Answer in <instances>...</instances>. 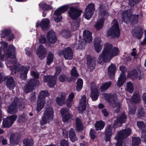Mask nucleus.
Listing matches in <instances>:
<instances>
[{"label": "nucleus", "mask_w": 146, "mask_h": 146, "mask_svg": "<svg viewBox=\"0 0 146 146\" xmlns=\"http://www.w3.org/2000/svg\"><path fill=\"white\" fill-rule=\"evenodd\" d=\"M119 49L115 47L113 48L111 44L107 43L105 46V47L102 52L98 57L97 62L99 64H103L108 60V57L112 58L118 54Z\"/></svg>", "instance_id": "obj_1"}, {"label": "nucleus", "mask_w": 146, "mask_h": 146, "mask_svg": "<svg viewBox=\"0 0 146 146\" xmlns=\"http://www.w3.org/2000/svg\"><path fill=\"white\" fill-rule=\"evenodd\" d=\"M24 100L22 98H15L13 101L8 106L7 112L10 114H13L17 111V107L20 110H22L25 108Z\"/></svg>", "instance_id": "obj_2"}, {"label": "nucleus", "mask_w": 146, "mask_h": 146, "mask_svg": "<svg viewBox=\"0 0 146 146\" xmlns=\"http://www.w3.org/2000/svg\"><path fill=\"white\" fill-rule=\"evenodd\" d=\"M131 130L129 128L123 129L118 132L115 139L117 140L115 146H123V141L131 134Z\"/></svg>", "instance_id": "obj_3"}, {"label": "nucleus", "mask_w": 146, "mask_h": 146, "mask_svg": "<svg viewBox=\"0 0 146 146\" xmlns=\"http://www.w3.org/2000/svg\"><path fill=\"white\" fill-rule=\"evenodd\" d=\"M31 74L34 78L30 79L26 85V89L29 91H33L34 87L36 86H38L40 84L39 80H36L39 78V73L33 71Z\"/></svg>", "instance_id": "obj_4"}, {"label": "nucleus", "mask_w": 146, "mask_h": 146, "mask_svg": "<svg viewBox=\"0 0 146 146\" xmlns=\"http://www.w3.org/2000/svg\"><path fill=\"white\" fill-rule=\"evenodd\" d=\"M15 48L13 44L10 45L9 46V49L7 50V53L2 54L5 52V47H1L0 48V58L1 60H4L5 57L7 58L15 59L16 56L15 54Z\"/></svg>", "instance_id": "obj_5"}, {"label": "nucleus", "mask_w": 146, "mask_h": 146, "mask_svg": "<svg viewBox=\"0 0 146 146\" xmlns=\"http://www.w3.org/2000/svg\"><path fill=\"white\" fill-rule=\"evenodd\" d=\"M50 94L48 92H40L37 101L36 109L38 112H40L44 107L46 102L45 98L48 96Z\"/></svg>", "instance_id": "obj_6"}, {"label": "nucleus", "mask_w": 146, "mask_h": 146, "mask_svg": "<svg viewBox=\"0 0 146 146\" xmlns=\"http://www.w3.org/2000/svg\"><path fill=\"white\" fill-rule=\"evenodd\" d=\"M108 36H111L113 38H118L120 35V31L118 23L113 24L112 27L109 28L107 32Z\"/></svg>", "instance_id": "obj_7"}, {"label": "nucleus", "mask_w": 146, "mask_h": 146, "mask_svg": "<svg viewBox=\"0 0 146 146\" xmlns=\"http://www.w3.org/2000/svg\"><path fill=\"white\" fill-rule=\"evenodd\" d=\"M13 68L15 70L14 73L16 74L17 72H20V77L23 80H25L27 79V74L29 70V68L24 66L21 67L20 65H15Z\"/></svg>", "instance_id": "obj_8"}, {"label": "nucleus", "mask_w": 146, "mask_h": 146, "mask_svg": "<svg viewBox=\"0 0 146 146\" xmlns=\"http://www.w3.org/2000/svg\"><path fill=\"white\" fill-rule=\"evenodd\" d=\"M54 113L52 108L50 107L47 108L44 111L43 116L42 118L41 125H42L46 123L48 120L52 118Z\"/></svg>", "instance_id": "obj_9"}, {"label": "nucleus", "mask_w": 146, "mask_h": 146, "mask_svg": "<svg viewBox=\"0 0 146 146\" xmlns=\"http://www.w3.org/2000/svg\"><path fill=\"white\" fill-rule=\"evenodd\" d=\"M17 117L16 115H13L7 116L3 119L1 127L3 128H7L10 127L14 122L17 119Z\"/></svg>", "instance_id": "obj_10"}, {"label": "nucleus", "mask_w": 146, "mask_h": 146, "mask_svg": "<svg viewBox=\"0 0 146 146\" xmlns=\"http://www.w3.org/2000/svg\"><path fill=\"white\" fill-rule=\"evenodd\" d=\"M57 79V77L55 75L43 76V81L44 83H47L48 86L50 88L54 87L56 84Z\"/></svg>", "instance_id": "obj_11"}, {"label": "nucleus", "mask_w": 146, "mask_h": 146, "mask_svg": "<svg viewBox=\"0 0 146 146\" xmlns=\"http://www.w3.org/2000/svg\"><path fill=\"white\" fill-rule=\"evenodd\" d=\"M82 12V10L79 9L74 7H71L68 11L69 17L73 20L77 19Z\"/></svg>", "instance_id": "obj_12"}, {"label": "nucleus", "mask_w": 146, "mask_h": 146, "mask_svg": "<svg viewBox=\"0 0 146 146\" xmlns=\"http://www.w3.org/2000/svg\"><path fill=\"white\" fill-rule=\"evenodd\" d=\"M95 10V5L93 3H89L86 6L85 9V12L84 13L85 18L88 20H89L92 17L94 13Z\"/></svg>", "instance_id": "obj_13"}, {"label": "nucleus", "mask_w": 146, "mask_h": 146, "mask_svg": "<svg viewBox=\"0 0 146 146\" xmlns=\"http://www.w3.org/2000/svg\"><path fill=\"white\" fill-rule=\"evenodd\" d=\"M114 126L115 125L114 124L113 125L110 124L106 127L104 132L105 135V140L106 141H110L112 135L114 134L115 132V129Z\"/></svg>", "instance_id": "obj_14"}, {"label": "nucleus", "mask_w": 146, "mask_h": 146, "mask_svg": "<svg viewBox=\"0 0 146 146\" xmlns=\"http://www.w3.org/2000/svg\"><path fill=\"white\" fill-rule=\"evenodd\" d=\"M127 119V116L125 115V113L123 111L120 113L116 120L114 122V125L116 127L121 126L123 123H125Z\"/></svg>", "instance_id": "obj_15"}, {"label": "nucleus", "mask_w": 146, "mask_h": 146, "mask_svg": "<svg viewBox=\"0 0 146 146\" xmlns=\"http://www.w3.org/2000/svg\"><path fill=\"white\" fill-rule=\"evenodd\" d=\"M62 53L65 60H71L73 58V51L71 48L67 47L63 49Z\"/></svg>", "instance_id": "obj_16"}, {"label": "nucleus", "mask_w": 146, "mask_h": 146, "mask_svg": "<svg viewBox=\"0 0 146 146\" xmlns=\"http://www.w3.org/2000/svg\"><path fill=\"white\" fill-rule=\"evenodd\" d=\"M49 23L50 21L48 19H44L41 20L40 23L37 22L36 23V27L37 28L40 27L43 31H46L49 27Z\"/></svg>", "instance_id": "obj_17"}, {"label": "nucleus", "mask_w": 146, "mask_h": 146, "mask_svg": "<svg viewBox=\"0 0 146 146\" xmlns=\"http://www.w3.org/2000/svg\"><path fill=\"white\" fill-rule=\"evenodd\" d=\"M4 80L6 81V85L10 90H11L14 88L15 86V82L12 77L8 76L5 77Z\"/></svg>", "instance_id": "obj_18"}, {"label": "nucleus", "mask_w": 146, "mask_h": 146, "mask_svg": "<svg viewBox=\"0 0 146 146\" xmlns=\"http://www.w3.org/2000/svg\"><path fill=\"white\" fill-rule=\"evenodd\" d=\"M47 38L48 41L52 44L55 43L57 39L55 33L52 30H51L47 33Z\"/></svg>", "instance_id": "obj_19"}, {"label": "nucleus", "mask_w": 146, "mask_h": 146, "mask_svg": "<svg viewBox=\"0 0 146 146\" xmlns=\"http://www.w3.org/2000/svg\"><path fill=\"white\" fill-rule=\"evenodd\" d=\"M92 33L88 30H85L83 32V39L86 43H90L92 40Z\"/></svg>", "instance_id": "obj_20"}, {"label": "nucleus", "mask_w": 146, "mask_h": 146, "mask_svg": "<svg viewBox=\"0 0 146 146\" xmlns=\"http://www.w3.org/2000/svg\"><path fill=\"white\" fill-rule=\"evenodd\" d=\"M139 15L138 14H130L128 17V23L131 26H133L137 24L138 22V19Z\"/></svg>", "instance_id": "obj_21"}, {"label": "nucleus", "mask_w": 146, "mask_h": 146, "mask_svg": "<svg viewBox=\"0 0 146 146\" xmlns=\"http://www.w3.org/2000/svg\"><path fill=\"white\" fill-rule=\"evenodd\" d=\"M87 61L88 68L91 70L94 69L96 64V61L95 59L88 55L87 57Z\"/></svg>", "instance_id": "obj_22"}, {"label": "nucleus", "mask_w": 146, "mask_h": 146, "mask_svg": "<svg viewBox=\"0 0 146 146\" xmlns=\"http://www.w3.org/2000/svg\"><path fill=\"white\" fill-rule=\"evenodd\" d=\"M101 40L100 38L96 37L94 40V45L96 51L98 53L100 52L102 46L101 44Z\"/></svg>", "instance_id": "obj_23"}, {"label": "nucleus", "mask_w": 146, "mask_h": 146, "mask_svg": "<svg viewBox=\"0 0 146 146\" xmlns=\"http://www.w3.org/2000/svg\"><path fill=\"white\" fill-rule=\"evenodd\" d=\"M60 113L62 117V121L64 122H66L71 117V115L66 108L62 109Z\"/></svg>", "instance_id": "obj_24"}, {"label": "nucleus", "mask_w": 146, "mask_h": 146, "mask_svg": "<svg viewBox=\"0 0 146 146\" xmlns=\"http://www.w3.org/2000/svg\"><path fill=\"white\" fill-rule=\"evenodd\" d=\"M46 52V50L42 45H40L36 50L37 54L40 58H44Z\"/></svg>", "instance_id": "obj_25"}, {"label": "nucleus", "mask_w": 146, "mask_h": 146, "mask_svg": "<svg viewBox=\"0 0 146 146\" xmlns=\"http://www.w3.org/2000/svg\"><path fill=\"white\" fill-rule=\"evenodd\" d=\"M116 69V66L113 64L111 63L108 68V74L110 77L114 76Z\"/></svg>", "instance_id": "obj_26"}, {"label": "nucleus", "mask_w": 146, "mask_h": 146, "mask_svg": "<svg viewBox=\"0 0 146 146\" xmlns=\"http://www.w3.org/2000/svg\"><path fill=\"white\" fill-rule=\"evenodd\" d=\"M126 79V74H120L117 80V86L119 87H121L125 83Z\"/></svg>", "instance_id": "obj_27"}, {"label": "nucleus", "mask_w": 146, "mask_h": 146, "mask_svg": "<svg viewBox=\"0 0 146 146\" xmlns=\"http://www.w3.org/2000/svg\"><path fill=\"white\" fill-rule=\"evenodd\" d=\"M76 124L77 131L79 132L83 131V124L79 117H77L76 118Z\"/></svg>", "instance_id": "obj_28"}, {"label": "nucleus", "mask_w": 146, "mask_h": 146, "mask_svg": "<svg viewBox=\"0 0 146 146\" xmlns=\"http://www.w3.org/2000/svg\"><path fill=\"white\" fill-rule=\"evenodd\" d=\"M139 72L135 69L128 72L127 73V77L132 80H135L136 79L138 76Z\"/></svg>", "instance_id": "obj_29"}, {"label": "nucleus", "mask_w": 146, "mask_h": 146, "mask_svg": "<svg viewBox=\"0 0 146 146\" xmlns=\"http://www.w3.org/2000/svg\"><path fill=\"white\" fill-rule=\"evenodd\" d=\"M70 74L71 76L70 79L72 81L74 80L79 76V74L75 67L74 66L73 67L70 72Z\"/></svg>", "instance_id": "obj_30"}, {"label": "nucleus", "mask_w": 146, "mask_h": 146, "mask_svg": "<svg viewBox=\"0 0 146 146\" xmlns=\"http://www.w3.org/2000/svg\"><path fill=\"white\" fill-rule=\"evenodd\" d=\"M10 142L11 145L14 146L18 144L19 143V141L18 137L14 134H13L10 136Z\"/></svg>", "instance_id": "obj_31"}, {"label": "nucleus", "mask_w": 146, "mask_h": 146, "mask_svg": "<svg viewBox=\"0 0 146 146\" xmlns=\"http://www.w3.org/2000/svg\"><path fill=\"white\" fill-rule=\"evenodd\" d=\"M105 125V123L102 120L97 121L95 125L96 130L98 131L103 129Z\"/></svg>", "instance_id": "obj_32"}, {"label": "nucleus", "mask_w": 146, "mask_h": 146, "mask_svg": "<svg viewBox=\"0 0 146 146\" xmlns=\"http://www.w3.org/2000/svg\"><path fill=\"white\" fill-rule=\"evenodd\" d=\"M137 125L138 128L141 130L142 133L146 132V123L142 121H137Z\"/></svg>", "instance_id": "obj_33"}, {"label": "nucleus", "mask_w": 146, "mask_h": 146, "mask_svg": "<svg viewBox=\"0 0 146 146\" xmlns=\"http://www.w3.org/2000/svg\"><path fill=\"white\" fill-rule=\"evenodd\" d=\"M65 96L62 94H61L60 97H57L56 98V102L57 104L60 106H62L65 103Z\"/></svg>", "instance_id": "obj_34"}, {"label": "nucleus", "mask_w": 146, "mask_h": 146, "mask_svg": "<svg viewBox=\"0 0 146 146\" xmlns=\"http://www.w3.org/2000/svg\"><path fill=\"white\" fill-rule=\"evenodd\" d=\"M104 96L107 100L109 103L113 104L115 103V97L111 94H105Z\"/></svg>", "instance_id": "obj_35"}, {"label": "nucleus", "mask_w": 146, "mask_h": 146, "mask_svg": "<svg viewBox=\"0 0 146 146\" xmlns=\"http://www.w3.org/2000/svg\"><path fill=\"white\" fill-rule=\"evenodd\" d=\"M104 23L103 19L100 18L99 21L95 25L94 27L96 30L98 31L100 30L103 27Z\"/></svg>", "instance_id": "obj_36"}, {"label": "nucleus", "mask_w": 146, "mask_h": 146, "mask_svg": "<svg viewBox=\"0 0 146 146\" xmlns=\"http://www.w3.org/2000/svg\"><path fill=\"white\" fill-rule=\"evenodd\" d=\"M39 7L44 11L50 10L52 9V7L44 3H41L39 5Z\"/></svg>", "instance_id": "obj_37"}, {"label": "nucleus", "mask_w": 146, "mask_h": 146, "mask_svg": "<svg viewBox=\"0 0 146 146\" xmlns=\"http://www.w3.org/2000/svg\"><path fill=\"white\" fill-rule=\"evenodd\" d=\"M70 138L72 142H74L77 140L75 131L73 128L71 129L69 133Z\"/></svg>", "instance_id": "obj_38"}, {"label": "nucleus", "mask_w": 146, "mask_h": 146, "mask_svg": "<svg viewBox=\"0 0 146 146\" xmlns=\"http://www.w3.org/2000/svg\"><path fill=\"white\" fill-rule=\"evenodd\" d=\"M59 81L61 82H64L65 81L70 82L72 81L70 78L65 74L60 75L58 78Z\"/></svg>", "instance_id": "obj_39"}, {"label": "nucleus", "mask_w": 146, "mask_h": 146, "mask_svg": "<svg viewBox=\"0 0 146 146\" xmlns=\"http://www.w3.org/2000/svg\"><path fill=\"white\" fill-rule=\"evenodd\" d=\"M54 57L53 54L50 52L48 54L47 57L46 64L48 65H49L53 62Z\"/></svg>", "instance_id": "obj_40"}, {"label": "nucleus", "mask_w": 146, "mask_h": 146, "mask_svg": "<svg viewBox=\"0 0 146 146\" xmlns=\"http://www.w3.org/2000/svg\"><path fill=\"white\" fill-rule=\"evenodd\" d=\"M24 146H33L34 144L33 140L32 138L25 139L23 141Z\"/></svg>", "instance_id": "obj_41"}, {"label": "nucleus", "mask_w": 146, "mask_h": 146, "mask_svg": "<svg viewBox=\"0 0 146 146\" xmlns=\"http://www.w3.org/2000/svg\"><path fill=\"white\" fill-rule=\"evenodd\" d=\"M83 80L82 79L79 78L76 82V89L77 91H80L82 88L83 85Z\"/></svg>", "instance_id": "obj_42"}, {"label": "nucleus", "mask_w": 146, "mask_h": 146, "mask_svg": "<svg viewBox=\"0 0 146 146\" xmlns=\"http://www.w3.org/2000/svg\"><path fill=\"white\" fill-rule=\"evenodd\" d=\"M111 84V82L110 81L103 84L100 87L101 91H105L110 86Z\"/></svg>", "instance_id": "obj_43"}, {"label": "nucleus", "mask_w": 146, "mask_h": 146, "mask_svg": "<svg viewBox=\"0 0 146 146\" xmlns=\"http://www.w3.org/2000/svg\"><path fill=\"white\" fill-rule=\"evenodd\" d=\"M141 143V139L139 137H133L132 138V146H139Z\"/></svg>", "instance_id": "obj_44"}, {"label": "nucleus", "mask_w": 146, "mask_h": 146, "mask_svg": "<svg viewBox=\"0 0 146 146\" xmlns=\"http://www.w3.org/2000/svg\"><path fill=\"white\" fill-rule=\"evenodd\" d=\"M80 106L79 107V113H82L83 112L86 110L87 102H80Z\"/></svg>", "instance_id": "obj_45"}, {"label": "nucleus", "mask_w": 146, "mask_h": 146, "mask_svg": "<svg viewBox=\"0 0 146 146\" xmlns=\"http://www.w3.org/2000/svg\"><path fill=\"white\" fill-rule=\"evenodd\" d=\"M132 33L135 35V37L138 39H140L142 38L143 33L140 30H139L136 32L134 30H133Z\"/></svg>", "instance_id": "obj_46"}, {"label": "nucleus", "mask_w": 146, "mask_h": 146, "mask_svg": "<svg viewBox=\"0 0 146 146\" xmlns=\"http://www.w3.org/2000/svg\"><path fill=\"white\" fill-rule=\"evenodd\" d=\"M99 96V92H91L90 97L93 101L96 100Z\"/></svg>", "instance_id": "obj_47"}, {"label": "nucleus", "mask_w": 146, "mask_h": 146, "mask_svg": "<svg viewBox=\"0 0 146 146\" xmlns=\"http://www.w3.org/2000/svg\"><path fill=\"white\" fill-rule=\"evenodd\" d=\"M144 109L142 106H140L138 110V117H144L145 116V113L144 111Z\"/></svg>", "instance_id": "obj_48"}, {"label": "nucleus", "mask_w": 146, "mask_h": 146, "mask_svg": "<svg viewBox=\"0 0 146 146\" xmlns=\"http://www.w3.org/2000/svg\"><path fill=\"white\" fill-rule=\"evenodd\" d=\"M126 89L127 91H133L134 86L133 84L131 82H128L126 86Z\"/></svg>", "instance_id": "obj_49"}, {"label": "nucleus", "mask_w": 146, "mask_h": 146, "mask_svg": "<svg viewBox=\"0 0 146 146\" xmlns=\"http://www.w3.org/2000/svg\"><path fill=\"white\" fill-rule=\"evenodd\" d=\"M12 32V30L11 29H5L2 30V35L4 37L7 36L11 34Z\"/></svg>", "instance_id": "obj_50"}, {"label": "nucleus", "mask_w": 146, "mask_h": 146, "mask_svg": "<svg viewBox=\"0 0 146 146\" xmlns=\"http://www.w3.org/2000/svg\"><path fill=\"white\" fill-rule=\"evenodd\" d=\"M80 25V22L77 21H73L71 24L72 27L74 29L75 31H76L78 29Z\"/></svg>", "instance_id": "obj_51"}, {"label": "nucleus", "mask_w": 146, "mask_h": 146, "mask_svg": "<svg viewBox=\"0 0 146 146\" xmlns=\"http://www.w3.org/2000/svg\"><path fill=\"white\" fill-rule=\"evenodd\" d=\"M135 92H134L132 99L134 102L137 103L139 102V96L138 94L135 93Z\"/></svg>", "instance_id": "obj_52"}, {"label": "nucleus", "mask_w": 146, "mask_h": 146, "mask_svg": "<svg viewBox=\"0 0 146 146\" xmlns=\"http://www.w3.org/2000/svg\"><path fill=\"white\" fill-rule=\"evenodd\" d=\"M91 91H98L96 84L94 82H92L91 84Z\"/></svg>", "instance_id": "obj_53"}, {"label": "nucleus", "mask_w": 146, "mask_h": 146, "mask_svg": "<svg viewBox=\"0 0 146 146\" xmlns=\"http://www.w3.org/2000/svg\"><path fill=\"white\" fill-rule=\"evenodd\" d=\"M140 0H129V4L130 6L133 7L138 4Z\"/></svg>", "instance_id": "obj_54"}, {"label": "nucleus", "mask_w": 146, "mask_h": 146, "mask_svg": "<svg viewBox=\"0 0 146 146\" xmlns=\"http://www.w3.org/2000/svg\"><path fill=\"white\" fill-rule=\"evenodd\" d=\"M95 132L94 130L92 129H91L90 132V138L92 140H94L96 138V136L95 135Z\"/></svg>", "instance_id": "obj_55"}, {"label": "nucleus", "mask_w": 146, "mask_h": 146, "mask_svg": "<svg viewBox=\"0 0 146 146\" xmlns=\"http://www.w3.org/2000/svg\"><path fill=\"white\" fill-rule=\"evenodd\" d=\"M26 117V115L24 113H23L21 115H19L18 121L19 122H22L25 121Z\"/></svg>", "instance_id": "obj_56"}, {"label": "nucleus", "mask_w": 146, "mask_h": 146, "mask_svg": "<svg viewBox=\"0 0 146 146\" xmlns=\"http://www.w3.org/2000/svg\"><path fill=\"white\" fill-rule=\"evenodd\" d=\"M62 13L66 12L69 8L68 5H65L59 7Z\"/></svg>", "instance_id": "obj_57"}, {"label": "nucleus", "mask_w": 146, "mask_h": 146, "mask_svg": "<svg viewBox=\"0 0 146 146\" xmlns=\"http://www.w3.org/2000/svg\"><path fill=\"white\" fill-rule=\"evenodd\" d=\"M7 41L10 42L13 41V39L15 38V36L13 33H11L7 36Z\"/></svg>", "instance_id": "obj_58"}, {"label": "nucleus", "mask_w": 146, "mask_h": 146, "mask_svg": "<svg viewBox=\"0 0 146 146\" xmlns=\"http://www.w3.org/2000/svg\"><path fill=\"white\" fill-rule=\"evenodd\" d=\"M62 13H63L59 7L55 10L54 13V15L56 16H58L61 15V14Z\"/></svg>", "instance_id": "obj_59"}, {"label": "nucleus", "mask_w": 146, "mask_h": 146, "mask_svg": "<svg viewBox=\"0 0 146 146\" xmlns=\"http://www.w3.org/2000/svg\"><path fill=\"white\" fill-rule=\"evenodd\" d=\"M119 70L121 72V74H125V72H126L127 69L125 66H119Z\"/></svg>", "instance_id": "obj_60"}, {"label": "nucleus", "mask_w": 146, "mask_h": 146, "mask_svg": "<svg viewBox=\"0 0 146 146\" xmlns=\"http://www.w3.org/2000/svg\"><path fill=\"white\" fill-rule=\"evenodd\" d=\"M60 144L61 146H69L68 141L64 139L61 141Z\"/></svg>", "instance_id": "obj_61"}, {"label": "nucleus", "mask_w": 146, "mask_h": 146, "mask_svg": "<svg viewBox=\"0 0 146 146\" xmlns=\"http://www.w3.org/2000/svg\"><path fill=\"white\" fill-rule=\"evenodd\" d=\"M35 92L34 93H32V96H31L30 98V101L31 102H33L36 99Z\"/></svg>", "instance_id": "obj_62"}, {"label": "nucleus", "mask_w": 146, "mask_h": 146, "mask_svg": "<svg viewBox=\"0 0 146 146\" xmlns=\"http://www.w3.org/2000/svg\"><path fill=\"white\" fill-rule=\"evenodd\" d=\"M62 69L60 67H58L56 68V72L55 74V75L58 76L59 75L61 72Z\"/></svg>", "instance_id": "obj_63"}, {"label": "nucleus", "mask_w": 146, "mask_h": 146, "mask_svg": "<svg viewBox=\"0 0 146 146\" xmlns=\"http://www.w3.org/2000/svg\"><path fill=\"white\" fill-rule=\"evenodd\" d=\"M46 38L43 37L42 35L41 36V38L39 39V41L40 43L42 44L46 43Z\"/></svg>", "instance_id": "obj_64"}]
</instances>
